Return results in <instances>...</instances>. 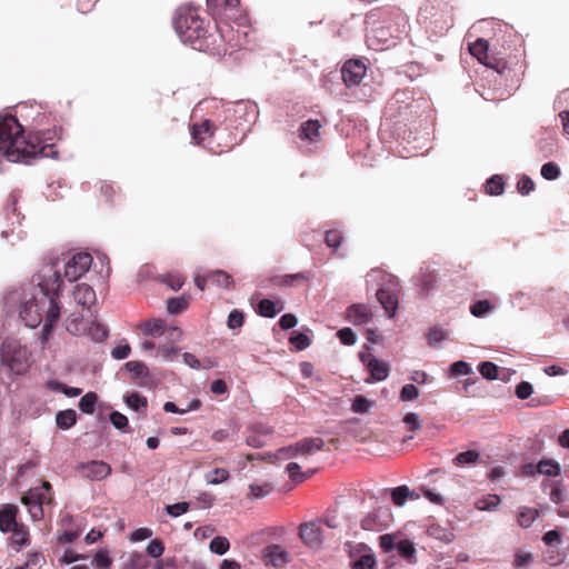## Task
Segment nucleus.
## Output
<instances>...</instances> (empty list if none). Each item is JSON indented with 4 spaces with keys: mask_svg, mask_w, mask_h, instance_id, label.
I'll use <instances>...</instances> for the list:
<instances>
[{
    "mask_svg": "<svg viewBox=\"0 0 569 569\" xmlns=\"http://www.w3.org/2000/svg\"><path fill=\"white\" fill-rule=\"evenodd\" d=\"M62 279L60 270L49 269L43 273L30 298H24L20 307V318L27 327L37 328L43 322L42 340L47 341L53 326L60 318V295Z\"/></svg>",
    "mask_w": 569,
    "mask_h": 569,
    "instance_id": "f257e3e1",
    "label": "nucleus"
},
{
    "mask_svg": "<svg viewBox=\"0 0 569 569\" xmlns=\"http://www.w3.org/2000/svg\"><path fill=\"white\" fill-rule=\"evenodd\" d=\"M53 144L43 143L39 134L23 136V128L16 117H0V158L11 162L30 163L33 159L49 157Z\"/></svg>",
    "mask_w": 569,
    "mask_h": 569,
    "instance_id": "f03ea898",
    "label": "nucleus"
},
{
    "mask_svg": "<svg viewBox=\"0 0 569 569\" xmlns=\"http://www.w3.org/2000/svg\"><path fill=\"white\" fill-rule=\"evenodd\" d=\"M209 23L193 9H180L174 19V29L180 39L199 51L219 54L223 49L224 29L228 24L216 23V32H209Z\"/></svg>",
    "mask_w": 569,
    "mask_h": 569,
    "instance_id": "7ed1b4c3",
    "label": "nucleus"
},
{
    "mask_svg": "<svg viewBox=\"0 0 569 569\" xmlns=\"http://www.w3.org/2000/svg\"><path fill=\"white\" fill-rule=\"evenodd\" d=\"M0 361L14 375H23L28 371L30 353L18 340L7 338L0 346Z\"/></svg>",
    "mask_w": 569,
    "mask_h": 569,
    "instance_id": "20e7f679",
    "label": "nucleus"
},
{
    "mask_svg": "<svg viewBox=\"0 0 569 569\" xmlns=\"http://www.w3.org/2000/svg\"><path fill=\"white\" fill-rule=\"evenodd\" d=\"M53 490L49 481L43 480L39 487L31 488L21 498V502L28 507L33 521L44 517V506L53 505Z\"/></svg>",
    "mask_w": 569,
    "mask_h": 569,
    "instance_id": "39448f33",
    "label": "nucleus"
},
{
    "mask_svg": "<svg viewBox=\"0 0 569 569\" xmlns=\"http://www.w3.org/2000/svg\"><path fill=\"white\" fill-rule=\"evenodd\" d=\"M325 448V441L321 438H303L293 445L283 447L278 450L277 458L290 459L299 455L309 456Z\"/></svg>",
    "mask_w": 569,
    "mask_h": 569,
    "instance_id": "423d86ee",
    "label": "nucleus"
},
{
    "mask_svg": "<svg viewBox=\"0 0 569 569\" xmlns=\"http://www.w3.org/2000/svg\"><path fill=\"white\" fill-rule=\"evenodd\" d=\"M92 261L90 253L79 252L73 254L64 266V278L70 282L77 281L89 270Z\"/></svg>",
    "mask_w": 569,
    "mask_h": 569,
    "instance_id": "0eeeda50",
    "label": "nucleus"
},
{
    "mask_svg": "<svg viewBox=\"0 0 569 569\" xmlns=\"http://www.w3.org/2000/svg\"><path fill=\"white\" fill-rule=\"evenodd\" d=\"M470 53L478 59L482 64L497 70L499 73L506 68L503 60H497L489 54V44L485 39H477L469 46Z\"/></svg>",
    "mask_w": 569,
    "mask_h": 569,
    "instance_id": "6e6552de",
    "label": "nucleus"
},
{
    "mask_svg": "<svg viewBox=\"0 0 569 569\" xmlns=\"http://www.w3.org/2000/svg\"><path fill=\"white\" fill-rule=\"evenodd\" d=\"M366 72L367 67L360 60H348L341 69L342 80L348 88L360 84Z\"/></svg>",
    "mask_w": 569,
    "mask_h": 569,
    "instance_id": "1a4fd4ad",
    "label": "nucleus"
},
{
    "mask_svg": "<svg viewBox=\"0 0 569 569\" xmlns=\"http://www.w3.org/2000/svg\"><path fill=\"white\" fill-rule=\"evenodd\" d=\"M82 475L93 481L106 479L111 473L109 463L101 460H92L80 467Z\"/></svg>",
    "mask_w": 569,
    "mask_h": 569,
    "instance_id": "9d476101",
    "label": "nucleus"
},
{
    "mask_svg": "<svg viewBox=\"0 0 569 569\" xmlns=\"http://www.w3.org/2000/svg\"><path fill=\"white\" fill-rule=\"evenodd\" d=\"M217 127L210 119H204L201 122L192 123L190 127V134L197 146H203L207 138H212L216 133Z\"/></svg>",
    "mask_w": 569,
    "mask_h": 569,
    "instance_id": "9b49d317",
    "label": "nucleus"
},
{
    "mask_svg": "<svg viewBox=\"0 0 569 569\" xmlns=\"http://www.w3.org/2000/svg\"><path fill=\"white\" fill-rule=\"evenodd\" d=\"M263 560L267 566L283 567L289 561V553L279 545H271L263 549Z\"/></svg>",
    "mask_w": 569,
    "mask_h": 569,
    "instance_id": "f8f14e48",
    "label": "nucleus"
},
{
    "mask_svg": "<svg viewBox=\"0 0 569 569\" xmlns=\"http://www.w3.org/2000/svg\"><path fill=\"white\" fill-rule=\"evenodd\" d=\"M19 513V509L17 506L11 503L0 505V531L3 533H9L12 528L18 526L17 517Z\"/></svg>",
    "mask_w": 569,
    "mask_h": 569,
    "instance_id": "ddd939ff",
    "label": "nucleus"
},
{
    "mask_svg": "<svg viewBox=\"0 0 569 569\" xmlns=\"http://www.w3.org/2000/svg\"><path fill=\"white\" fill-rule=\"evenodd\" d=\"M361 360L366 362L368 370L370 371L371 378L376 381H382L389 376V365L385 361L378 360L372 355H361Z\"/></svg>",
    "mask_w": 569,
    "mask_h": 569,
    "instance_id": "4468645a",
    "label": "nucleus"
},
{
    "mask_svg": "<svg viewBox=\"0 0 569 569\" xmlns=\"http://www.w3.org/2000/svg\"><path fill=\"white\" fill-rule=\"evenodd\" d=\"M239 0H207V8L214 19L229 18L228 12L237 9Z\"/></svg>",
    "mask_w": 569,
    "mask_h": 569,
    "instance_id": "2eb2a0df",
    "label": "nucleus"
},
{
    "mask_svg": "<svg viewBox=\"0 0 569 569\" xmlns=\"http://www.w3.org/2000/svg\"><path fill=\"white\" fill-rule=\"evenodd\" d=\"M124 368L131 373L132 379L141 387H149L151 378L148 367L141 361H128Z\"/></svg>",
    "mask_w": 569,
    "mask_h": 569,
    "instance_id": "dca6fc26",
    "label": "nucleus"
},
{
    "mask_svg": "<svg viewBox=\"0 0 569 569\" xmlns=\"http://www.w3.org/2000/svg\"><path fill=\"white\" fill-rule=\"evenodd\" d=\"M346 318L349 322L353 323L355 326H361L368 323L371 320L372 313L368 306L357 303L350 306L347 309Z\"/></svg>",
    "mask_w": 569,
    "mask_h": 569,
    "instance_id": "f3484780",
    "label": "nucleus"
},
{
    "mask_svg": "<svg viewBox=\"0 0 569 569\" xmlns=\"http://www.w3.org/2000/svg\"><path fill=\"white\" fill-rule=\"evenodd\" d=\"M300 538L310 547H318L322 542V532L315 522H307L300 526Z\"/></svg>",
    "mask_w": 569,
    "mask_h": 569,
    "instance_id": "a211bd4d",
    "label": "nucleus"
},
{
    "mask_svg": "<svg viewBox=\"0 0 569 569\" xmlns=\"http://www.w3.org/2000/svg\"><path fill=\"white\" fill-rule=\"evenodd\" d=\"M9 532L11 533L9 538L10 545L17 551H20L22 548H26L30 545L29 528L24 523L20 522Z\"/></svg>",
    "mask_w": 569,
    "mask_h": 569,
    "instance_id": "6ab92c4d",
    "label": "nucleus"
},
{
    "mask_svg": "<svg viewBox=\"0 0 569 569\" xmlns=\"http://www.w3.org/2000/svg\"><path fill=\"white\" fill-rule=\"evenodd\" d=\"M76 302L83 308L90 309L97 301L94 290L87 283H79L73 290Z\"/></svg>",
    "mask_w": 569,
    "mask_h": 569,
    "instance_id": "aec40b11",
    "label": "nucleus"
},
{
    "mask_svg": "<svg viewBox=\"0 0 569 569\" xmlns=\"http://www.w3.org/2000/svg\"><path fill=\"white\" fill-rule=\"evenodd\" d=\"M376 296L388 317L392 318L398 309V297L386 288L379 289Z\"/></svg>",
    "mask_w": 569,
    "mask_h": 569,
    "instance_id": "412c9836",
    "label": "nucleus"
},
{
    "mask_svg": "<svg viewBox=\"0 0 569 569\" xmlns=\"http://www.w3.org/2000/svg\"><path fill=\"white\" fill-rule=\"evenodd\" d=\"M310 280V272H298L271 278V282L279 287H289L297 283H305Z\"/></svg>",
    "mask_w": 569,
    "mask_h": 569,
    "instance_id": "4be33fe9",
    "label": "nucleus"
},
{
    "mask_svg": "<svg viewBox=\"0 0 569 569\" xmlns=\"http://www.w3.org/2000/svg\"><path fill=\"white\" fill-rule=\"evenodd\" d=\"M320 128H321V124L318 120L310 119L300 126L299 137L302 140H309L311 142H316L320 138V132H319Z\"/></svg>",
    "mask_w": 569,
    "mask_h": 569,
    "instance_id": "5701e85b",
    "label": "nucleus"
},
{
    "mask_svg": "<svg viewBox=\"0 0 569 569\" xmlns=\"http://www.w3.org/2000/svg\"><path fill=\"white\" fill-rule=\"evenodd\" d=\"M141 331L146 336L150 337H161L167 331V325L166 321L162 319H152L149 321L143 322L140 326Z\"/></svg>",
    "mask_w": 569,
    "mask_h": 569,
    "instance_id": "b1692460",
    "label": "nucleus"
},
{
    "mask_svg": "<svg viewBox=\"0 0 569 569\" xmlns=\"http://www.w3.org/2000/svg\"><path fill=\"white\" fill-rule=\"evenodd\" d=\"M283 303L281 301H272L270 299H262L258 303L257 312L266 318H273L277 313L282 311Z\"/></svg>",
    "mask_w": 569,
    "mask_h": 569,
    "instance_id": "393cba45",
    "label": "nucleus"
},
{
    "mask_svg": "<svg viewBox=\"0 0 569 569\" xmlns=\"http://www.w3.org/2000/svg\"><path fill=\"white\" fill-rule=\"evenodd\" d=\"M418 496L411 491L407 486H399L392 489L391 500L398 506L402 507L408 499H416Z\"/></svg>",
    "mask_w": 569,
    "mask_h": 569,
    "instance_id": "a878e982",
    "label": "nucleus"
},
{
    "mask_svg": "<svg viewBox=\"0 0 569 569\" xmlns=\"http://www.w3.org/2000/svg\"><path fill=\"white\" fill-rule=\"evenodd\" d=\"M56 422L60 429H69L77 422V412L73 409L59 411L56 417Z\"/></svg>",
    "mask_w": 569,
    "mask_h": 569,
    "instance_id": "bb28decb",
    "label": "nucleus"
},
{
    "mask_svg": "<svg viewBox=\"0 0 569 569\" xmlns=\"http://www.w3.org/2000/svg\"><path fill=\"white\" fill-rule=\"evenodd\" d=\"M485 190L487 194L490 196H500L505 190V182L501 176L495 174L489 178L485 184Z\"/></svg>",
    "mask_w": 569,
    "mask_h": 569,
    "instance_id": "cd10ccee",
    "label": "nucleus"
},
{
    "mask_svg": "<svg viewBox=\"0 0 569 569\" xmlns=\"http://www.w3.org/2000/svg\"><path fill=\"white\" fill-rule=\"evenodd\" d=\"M398 553L408 560L409 562H415V556H416V548L413 542H411L408 539H399L397 542Z\"/></svg>",
    "mask_w": 569,
    "mask_h": 569,
    "instance_id": "c85d7f7f",
    "label": "nucleus"
},
{
    "mask_svg": "<svg viewBox=\"0 0 569 569\" xmlns=\"http://www.w3.org/2000/svg\"><path fill=\"white\" fill-rule=\"evenodd\" d=\"M539 512L535 508L522 507L518 513V523L522 528H529L538 517Z\"/></svg>",
    "mask_w": 569,
    "mask_h": 569,
    "instance_id": "c756f323",
    "label": "nucleus"
},
{
    "mask_svg": "<svg viewBox=\"0 0 569 569\" xmlns=\"http://www.w3.org/2000/svg\"><path fill=\"white\" fill-rule=\"evenodd\" d=\"M480 460V453L476 450H467L458 453L453 458V463L458 467L466 465H476Z\"/></svg>",
    "mask_w": 569,
    "mask_h": 569,
    "instance_id": "7c9ffc66",
    "label": "nucleus"
},
{
    "mask_svg": "<svg viewBox=\"0 0 569 569\" xmlns=\"http://www.w3.org/2000/svg\"><path fill=\"white\" fill-rule=\"evenodd\" d=\"M210 281L219 287L229 289L233 284L232 277L223 270L209 272Z\"/></svg>",
    "mask_w": 569,
    "mask_h": 569,
    "instance_id": "2f4dec72",
    "label": "nucleus"
},
{
    "mask_svg": "<svg viewBox=\"0 0 569 569\" xmlns=\"http://www.w3.org/2000/svg\"><path fill=\"white\" fill-rule=\"evenodd\" d=\"M403 423L407 426L408 430L412 433H416L417 431L421 430L422 422L420 420V417L416 412H409L403 417ZM413 439V435H409L405 438V441Z\"/></svg>",
    "mask_w": 569,
    "mask_h": 569,
    "instance_id": "473e14b6",
    "label": "nucleus"
},
{
    "mask_svg": "<svg viewBox=\"0 0 569 569\" xmlns=\"http://www.w3.org/2000/svg\"><path fill=\"white\" fill-rule=\"evenodd\" d=\"M533 562V555L528 551L517 550L515 552L512 567L515 569H528Z\"/></svg>",
    "mask_w": 569,
    "mask_h": 569,
    "instance_id": "72a5a7b5",
    "label": "nucleus"
},
{
    "mask_svg": "<svg viewBox=\"0 0 569 569\" xmlns=\"http://www.w3.org/2000/svg\"><path fill=\"white\" fill-rule=\"evenodd\" d=\"M429 536L443 541L446 543H449L453 540L455 535L451 530L440 527L439 525H431L428 528Z\"/></svg>",
    "mask_w": 569,
    "mask_h": 569,
    "instance_id": "f704fd0d",
    "label": "nucleus"
},
{
    "mask_svg": "<svg viewBox=\"0 0 569 569\" xmlns=\"http://www.w3.org/2000/svg\"><path fill=\"white\" fill-rule=\"evenodd\" d=\"M286 471L289 478L296 483L303 482L310 475H312V471L308 473L301 472V468L297 462L288 463L286 467Z\"/></svg>",
    "mask_w": 569,
    "mask_h": 569,
    "instance_id": "c9c22d12",
    "label": "nucleus"
},
{
    "mask_svg": "<svg viewBox=\"0 0 569 569\" xmlns=\"http://www.w3.org/2000/svg\"><path fill=\"white\" fill-rule=\"evenodd\" d=\"M126 403L134 411L146 410L148 407L147 398L137 392L130 393L126 397Z\"/></svg>",
    "mask_w": 569,
    "mask_h": 569,
    "instance_id": "e433bc0d",
    "label": "nucleus"
},
{
    "mask_svg": "<svg viewBox=\"0 0 569 569\" xmlns=\"http://www.w3.org/2000/svg\"><path fill=\"white\" fill-rule=\"evenodd\" d=\"M98 397L94 392H87L79 401V409L84 413H93Z\"/></svg>",
    "mask_w": 569,
    "mask_h": 569,
    "instance_id": "4c0bfd02",
    "label": "nucleus"
},
{
    "mask_svg": "<svg viewBox=\"0 0 569 569\" xmlns=\"http://www.w3.org/2000/svg\"><path fill=\"white\" fill-rule=\"evenodd\" d=\"M188 303H189V301L184 297L170 298L167 301L168 312L171 315H178L187 309Z\"/></svg>",
    "mask_w": 569,
    "mask_h": 569,
    "instance_id": "58836bf2",
    "label": "nucleus"
},
{
    "mask_svg": "<svg viewBox=\"0 0 569 569\" xmlns=\"http://www.w3.org/2000/svg\"><path fill=\"white\" fill-rule=\"evenodd\" d=\"M160 281L177 291L184 283V278L179 273H166L160 276Z\"/></svg>",
    "mask_w": 569,
    "mask_h": 569,
    "instance_id": "ea45409f",
    "label": "nucleus"
},
{
    "mask_svg": "<svg viewBox=\"0 0 569 569\" xmlns=\"http://www.w3.org/2000/svg\"><path fill=\"white\" fill-rule=\"evenodd\" d=\"M537 470L542 475L558 476L560 473V466L553 460H541L537 466Z\"/></svg>",
    "mask_w": 569,
    "mask_h": 569,
    "instance_id": "a19ab883",
    "label": "nucleus"
},
{
    "mask_svg": "<svg viewBox=\"0 0 569 569\" xmlns=\"http://www.w3.org/2000/svg\"><path fill=\"white\" fill-rule=\"evenodd\" d=\"M273 490L271 483L266 482L263 485H250L249 486V498H263L268 496Z\"/></svg>",
    "mask_w": 569,
    "mask_h": 569,
    "instance_id": "79ce46f5",
    "label": "nucleus"
},
{
    "mask_svg": "<svg viewBox=\"0 0 569 569\" xmlns=\"http://www.w3.org/2000/svg\"><path fill=\"white\" fill-rule=\"evenodd\" d=\"M478 369L480 375L488 380H495L498 377V366L491 361L481 362Z\"/></svg>",
    "mask_w": 569,
    "mask_h": 569,
    "instance_id": "37998d69",
    "label": "nucleus"
},
{
    "mask_svg": "<svg viewBox=\"0 0 569 569\" xmlns=\"http://www.w3.org/2000/svg\"><path fill=\"white\" fill-rule=\"evenodd\" d=\"M399 541V536L396 533H387L379 537L380 548L385 552H390L397 548V542Z\"/></svg>",
    "mask_w": 569,
    "mask_h": 569,
    "instance_id": "c03bdc74",
    "label": "nucleus"
},
{
    "mask_svg": "<svg viewBox=\"0 0 569 569\" xmlns=\"http://www.w3.org/2000/svg\"><path fill=\"white\" fill-rule=\"evenodd\" d=\"M500 497L497 495H488L487 497H483L479 499L476 502V507L479 510H492L500 503Z\"/></svg>",
    "mask_w": 569,
    "mask_h": 569,
    "instance_id": "a18cd8bd",
    "label": "nucleus"
},
{
    "mask_svg": "<svg viewBox=\"0 0 569 569\" xmlns=\"http://www.w3.org/2000/svg\"><path fill=\"white\" fill-rule=\"evenodd\" d=\"M230 543L224 537H214L210 541V550L217 555H224L229 550Z\"/></svg>",
    "mask_w": 569,
    "mask_h": 569,
    "instance_id": "49530a36",
    "label": "nucleus"
},
{
    "mask_svg": "<svg viewBox=\"0 0 569 569\" xmlns=\"http://www.w3.org/2000/svg\"><path fill=\"white\" fill-rule=\"evenodd\" d=\"M88 335L96 341H102L108 337V331L102 325L92 322L88 328Z\"/></svg>",
    "mask_w": 569,
    "mask_h": 569,
    "instance_id": "de8ad7c7",
    "label": "nucleus"
},
{
    "mask_svg": "<svg viewBox=\"0 0 569 569\" xmlns=\"http://www.w3.org/2000/svg\"><path fill=\"white\" fill-rule=\"evenodd\" d=\"M229 478L227 469L217 468L207 475V481L211 485H219Z\"/></svg>",
    "mask_w": 569,
    "mask_h": 569,
    "instance_id": "09e8293b",
    "label": "nucleus"
},
{
    "mask_svg": "<svg viewBox=\"0 0 569 569\" xmlns=\"http://www.w3.org/2000/svg\"><path fill=\"white\" fill-rule=\"evenodd\" d=\"M472 372L471 366L462 360L456 361L450 366V375L453 377L457 376H467Z\"/></svg>",
    "mask_w": 569,
    "mask_h": 569,
    "instance_id": "8fccbe9b",
    "label": "nucleus"
},
{
    "mask_svg": "<svg viewBox=\"0 0 569 569\" xmlns=\"http://www.w3.org/2000/svg\"><path fill=\"white\" fill-rule=\"evenodd\" d=\"M380 522L378 519V516L375 512L368 513L362 520H361V528L363 530L375 531L380 529Z\"/></svg>",
    "mask_w": 569,
    "mask_h": 569,
    "instance_id": "3c124183",
    "label": "nucleus"
},
{
    "mask_svg": "<svg viewBox=\"0 0 569 569\" xmlns=\"http://www.w3.org/2000/svg\"><path fill=\"white\" fill-rule=\"evenodd\" d=\"M93 562L96 569H108L112 563V559L109 557L108 551L100 550L96 553Z\"/></svg>",
    "mask_w": 569,
    "mask_h": 569,
    "instance_id": "603ef678",
    "label": "nucleus"
},
{
    "mask_svg": "<svg viewBox=\"0 0 569 569\" xmlns=\"http://www.w3.org/2000/svg\"><path fill=\"white\" fill-rule=\"evenodd\" d=\"M535 189L532 179L523 174L517 182V190L520 194L527 196Z\"/></svg>",
    "mask_w": 569,
    "mask_h": 569,
    "instance_id": "864d4df0",
    "label": "nucleus"
},
{
    "mask_svg": "<svg viewBox=\"0 0 569 569\" xmlns=\"http://www.w3.org/2000/svg\"><path fill=\"white\" fill-rule=\"evenodd\" d=\"M541 176L547 180H555L560 176V169L553 162L545 163L541 167Z\"/></svg>",
    "mask_w": 569,
    "mask_h": 569,
    "instance_id": "5fc2aeb1",
    "label": "nucleus"
},
{
    "mask_svg": "<svg viewBox=\"0 0 569 569\" xmlns=\"http://www.w3.org/2000/svg\"><path fill=\"white\" fill-rule=\"evenodd\" d=\"M342 241V234L339 230H329L326 232L325 242L329 248L337 249Z\"/></svg>",
    "mask_w": 569,
    "mask_h": 569,
    "instance_id": "6e6d98bb",
    "label": "nucleus"
},
{
    "mask_svg": "<svg viewBox=\"0 0 569 569\" xmlns=\"http://www.w3.org/2000/svg\"><path fill=\"white\" fill-rule=\"evenodd\" d=\"M419 397V389L412 385H405L400 391V399L402 401H411Z\"/></svg>",
    "mask_w": 569,
    "mask_h": 569,
    "instance_id": "4d7b16f0",
    "label": "nucleus"
},
{
    "mask_svg": "<svg viewBox=\"0 0 569 569\" xmlns=\"http://www.w3.org/2000/svg\"><path fill=\"white\" fill-rule=\"evenodd\" d=\"M371 407V402L363 396H357L352 402V411L357 413H366Z\"/></svg>",
    "mask_w": 569,
    "mask_h": 569,
    "instance_id": "13d9d810",
    "label": "nucleus"
},
{
    "mask_svg": "<svg viewBox=\"0 0 569 569\" xmlns=\"http://www.w3.org/2000/svg\"><path fill=\"white\" fill-rule=\"evenodd\" d=\"M110 421L119 430L127 431L126 429L129 428L128 418L119 411H113L110 415Z\"/></svg>",
    "mask_w": 569,
    "mask_h": 569,
    "instance_id": "bf43d9fd",
    "label": "nucleus"
},
{
    "mask_svg": "<svg viewBox=\"0 0 569 569\" xmlns=\"http://www.w3.org/2000/svg\"><path fill=\"white\" fill-rule=\"evenodd\" d=\"M376 563L372 555H363L358 560L353 561L352 569H371Z\"/></svg>",
    "mask_w": 569,
    "mask_h": 569,
    "instance_id": "052dcab7",
    "label": "nucleus"
},
{
    "mask_svg": "<svg viewBox=\"0 0 569 569\" xmlns=\"http://www.w3.org/2000/svg\"><path fill=\"white\" fill-rule=\"evenodd\" d=\"M491 309V306L489 303L488 300H479L477 302H475L471 307H470V312L475 316V317H482L485 316L489 310Z\"/></svg>",
    "mask_w": 569,
    "mask_h": 569,
    "instance_id": "680f3d73",
    "label": "nucleus"
},
{
    "mask_svg": "<svg viewBox=\"0 0 569 569\" xmlns=\"http://www.w3.org/2000/svg\"><path fill=\"white\" fill-rule=\"evenodd\" d=\"M337 336L341 343L346 346H352L356 343V335L350 328H342L337 332Z\"/></svg>",
    "mask_w": 569,
    "mask_h": 569,
    "instance_id": "e2e57ef3",
    "label": "nucleus"
},
{
    "mask_svg": "<svg viewBox=\"0 0 569 569\" xmlns=\"http://www.w3.org/2000/svg\"><path fill=\"white\" fill-rule=\"evenodd\" d=\"M243 313L237 309L232 310L228 316V327L230 329H238L243 325Z\"/></svg>",
    "mask_w": 569,
    "mask_h": 569,
    "instance_id": "0e129e2a",
    "label": "nucleus"
},
{
    "mask_svg": "<svg viewBox=\"0 0 569 569\" xmlns=\"http://www.w3.org/2000/svg\"><path fill=\"white\" fill-rule=\"evenodd\" d=\"M290 343H292L297 350H305L310 346V339L305 333H297L290 338Z\"/></svg>",
    "mask_w": 569,
    "mask_h": 569,
    "instance_id": "69168bd1",
    "label": "nucleus"
},
{
    "mask_svg": "<svg viewBox=\"0 0 569 569\" xmlns=\"http://www.w3.org/2000/svg\"><path fill=\"white\" fill-rule=\"evenodd\" d=\"M164 551V546L161 540L154 539L150 541L147 547V552L152 558H159Z\"/></svg>",
    "mask_w": 569,
    "mask_h": 569,
    "instance_id": "338daca9",
    "label": "nucleus"
},
{
    "mask_svg": "<svg viewBox=\"0 0 569 569\" xmlns=\"http://www.w3.org/2000/svg\"><path fill=\"white\" fill-rule=\"evenodd\" d=\"M532 391V385L527 381H522L516 387V396L521 400L529 398Z\"/></svg>",
    "mask_w": 569,
    "mask_h": 569,
    "instance_id": "774afa93",
    "label": "nucleus"
}]
</instances>
